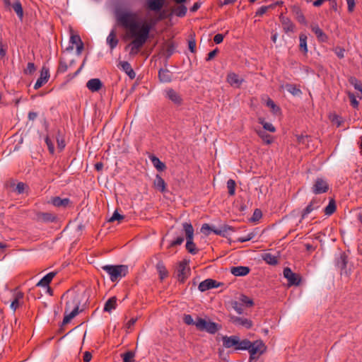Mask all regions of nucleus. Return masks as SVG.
I'll return each instance as SVG.
<instances>
[{"label":"nucleus","mask_w":362,"mask_h":362,"mask_svg":"<svg viewBox=\"0 0 362 362\" xmlns=\"http://www.w3.org/2000/svg\"><path fill=\"white\" fill-rule=\"evenodd\" d=\"M117 21L119 25L127 30L130 37L134 38L132 42V52L136 53L148 38L151 24L141 23L136 13L127 11L117 13Z\"/></svg>","instance_id":"nucleus-1"},{"label":"nucleus","mask_w":362,"mask_h":362,"mask_svg":"<svg viewBox=\"0 0 362 362\" xmlns=\"http://www.w3.org/2000/svg\"><path fill=\"white\" fill-rule=\"evenodd\" d=\"M83 294L75 291H67L62 296V300L64 301V317L62 324L66 325L71 322L80 312L79 310Z\"/></svg>","instance_id":"nucleus-2"},{"label":"nucleus","mask_w":362,"mask_h":362,"mask_svg":"<svg viewBox=\"0 0 362 362\" xmlns=\"http://www.w3.org/2000/svg\"><path fill=\"white\" fill-rule=\"evenodd\" d=\"M101 269L107 272L112 282L125 276L128 270L126 265H105Z\"/></svg>","instance_id":"nucleus-3"},{"label":"nucleus","mask_w":362,"mask_h":362,"mask_svg":"<svg viewBox=\"0 0 362 362\" xmlns=\"http://www.w3.org/2000/svg\"><path fill=\"white\" fill-rule=\"evenodd\" d=\"M183 230L185 233L186 236V249L191 254H197L198 252L195 244L193 242L194 238V228L192 225L190 223H184L182 224Z\"/></svg>","instance_id":"nucleus-4"},{"label":"nucleus","mask_w":362,"mask_h":362,"mask_svg":"<svg viewBox=\"0 0 362 362\" xmlns=\"http://www.w3.org/2000/svg\"><path fill=\"white\" fill-rule=\"evenodd\" d=\"M195 326L199 331H206L210 334H215L221 329V325L216 322L206 321V320L198 317L195 321Z\"/></svg>","instance_id":"nucleus-5"},{"label":"nucleus","mask_w":362,"mask_h":362,"mask_svg":"<svg viewBox=\"0 0 362 362\" xmlns=\"http://www.w3.org/2000/svg\"><path fill=\"white\" fill-rule=\"evenodd\" d=\"M267 346L262 340H256L254 342H251L249 352L250 354V362L253 359L257 358L260 355L266 351Z\"/></svg>","instance_id":"nucleus-6"},{"label":"nucleus","mask_w":362,"mask_h":362,"mask_svg":"<svg viewBox=\"0 0 362 362\" xmlns=\"http://www.w3.org/2000/svg\"><path fill=\"white\" fill-rule=\"evenodd\" d=\"M284 276L288 280L289 286H299L301 282L300 274L293 272L289 267L284 268Z\"/></svg>","instance_id":"nucleus-7"},{"label":"nucleus","mask_w":362,"mask_h":362,"mask_svg":"<svg viewBox=\"0 0 362 362\" xmlns=\"http://www.w3.org/2000/svg\"><path fill=\"white\" fill-rule=\"evenodd\" d=\"M228 230L233 229L231 227L228 226H224L220 229H213L210 227V226L208 223H204L201 228V232L206 235H209L211 231H213L216 235L225 236L226 233Z\"/></svg>","instance_id":"nucleus-8"},{"label":"nucleus","mask_w":362,"mask_h":362,"mask_svg":"<svg viewBox=\"0 0 362 362\" xmlns=\"http://www.w3.org/2000/svg\"><path fill=\"white\" fill-rule=\"evenodd\" d=\"M329 189V185L322 178H317L313 186V192L315 194L325 193Z\"/></svg>","instance_id":"nucleus-9"},{"label":"nucleus","mask_w":362,"mask_h":362,"mask_svg":"<svg viewBox=\"0 0 362 362\" xmlns=\"http://www.w3.org/2000/svg\"><path fill=\"white\" fill-rule=\"evenodd\" d=\"M175 45L172 40H168L163 43L159 54L166 57L170 58L175 52Z\"/></svg>","instance_id":"nucleus-10"},{"label":"nucleus","mask_w":362,"mask_h":362,"mask_svg":"<svg viewBox=\"0 0 362 362\" xmlns=\"http://www.w3.org/2000/svg\"><path fill=\"white\" fill-rule=\"evenodd\" d=\"M230 321L235 325L241 326L245 327L246 329H250L252 327V320L247 318L237 316H230Z\"/></svg>","instance_id":"nucleus-11"},{"label":"nucleus","mask_w":362,"mask_h":362,"mask_svg":"<svg viewBox=\"0 0 362 362\" xmlns=\"http://www.w3.org/2000/svg\"><path fill=\"white\" fill-rule=\"evenodd\" d=\"M221 285H222V284L216 280L207 279L202 281L198 288L200 291L204 292L213 288H218Z\"/></svg>","instance_id":"nucleus-12"},{"label":"nucleus","mask_w":362,"mask_h":362,"mask_svg":"<svg viewBox=\"0 0 362 362\" xmlns=\"http://www.w3.org/2000/svg\"><path fill=\"white\" fill-rule=\"evenodd\" d=\"M49 78V72L48 68L45 66H42L40 76L37 80L35 84L34 85L35 89H38L42 87L45 83H46Z\"/></svg>","instance_id":"nucleus-13"},{"label":"nucleus","mask_w":362,"mask_h":362,"mask_svg":"<svg viewBox=\"0 0 362 362\" xmlns=\"http://www.w3.org/2000/svg\"><path fill=\"white\" fill-rule=\"evenodd\" d=\"M187 262L184 260L179 264L177 267V279L180 282H184L187 276L189 269L187 268Z\"/></svg>","instance_id":"nucleus-14"},{"label":"nucleus","mask_w":362,"mask_h":362,"mask_svg":"<svg viewBox=\"0 0 362 362\" xmlns=\"http://www.w3.org/2000/svg\"><path fill=\"white\" fill-rule=\"evenodd\" d=\"M280 21L282 24L283 30L285 33L293 32L295 25L293 22L287 17L281 14L279 16Z\"/></svg>","instance_id":"nucleus-15"},{"label":"nucleus","mask_w":362,"mask_h":362,"mask_svg":"<svg viewBox=\"0 0 362 362\" xmlns=\"http://www.w3.org/2000/svg\"><path fill=\"white\" fill-rule=\"evenodd\" d=\"M223 341V346L226 348L229 349L231 347H237L238 343V336H223L222 337Z\"/></svg>","instance_id":"nucleus-16"},{"label":"nucleus","mask_w":362,"mask_h":362,"mask_svg":"<svg viewBox=\"0 0 362 362\" xmlns=\"http://www.w3.org/2000/svg\"><path fill=\"white\" fill-rule=\"evenodd\" d=\"M243 78H239L238 76L233 72L229 73L227 75L226 81L231 86L239 88L243 82Z\"/></svg>","instance_id":"nucleus-17"},{"label":"nucleus","mask_w":362,"mask_h":362,"mask_svg":"<svg viewBox=\"0 0 362 362\" xmlns=\"http://www.w3.org/2000/svg\"><path fill=\"white\" fill-rule=\"evenodd\" d=\"M312 31L315 34L319 41L326 42L328 40L327 35L320 28L317 24L313 23L310 25Z\"/></svg>","instance_id":"nucleus-18"},{"label":"nucleus","mask_w":362,"mask_h":362,"mask_svg":"<svg viewBox=\"0 0 362 362\" xmlns=\"http://www.w3.org/2000/svg\"><path fill=\"white\" fill-rule=\"evenodd\" d=\"M86 87L91 92H97L103 87V83L99 78H92L86 83Z\"/></svg>","instance_id":"nucleus-19"},{"label":"nucleus","mask_w":362,"mask_h":362,"mask_svg":"<svg viewBox=\"0 0 362 362\" xmlns=\"http://www.w3.org/2000/svg\"><path fill=\"white\" fill-rule=\"evenodd\" d=\"M56 216L51 213L38 212L36 214V220L40 222H53Z\"/></svg>","instance_id":"nucleus-20"},{"label":"nucleus","mask_w":362,"mask_h":362,"mask_svg":"<svg viewBox=\"0 0 362 362\" xmlns=\"http://www.w3.org/2000/svg\"><path fill=\"white\" fill-rule=\"evenodd\" d=\"M165 0H148L147 8L153 11H159L164 5Z\"/></svg>","instance_id":"nucleus-21"},{"label":"nucleus","mask_w":362,"mask_h":362,"mask_svg":"<svg viewBox=\"0 0 362 362\" xmlns=\"http://www.w3.org/2000/svg\"><path fill=\"white\" fill-rule=\"evenodd\" d=\"M167 96L175 105H180L182 104V99L181 96L173 89H168L166 91Z\"/></svg>","instance_id":"nucleus-22"},{"label":"nucleus","mask_w":362,"mask_h":362,"mask_svg":"<svg viewBox=\"0 0 362 362\" xmlns=\"http://www.w3.org/2000/svg\"><path fill=\"white\" fill-rule=\"evenodd\" d=\"M250 269L248 267H233L230 269L231 273L236 276H243L249 274Z\"/></svg>","instance_id":"nucleus-23"},{"label":"nucleus","mask_w":362,"mask_h":362,"mask_svg":"<svg viewBox=\"0 0 362 362\" xmlns=\"http://www.w3.org/2000/svg\"><path fill=\"white\" fill-rule=\"evenodd\" d=\"M153 187L160 192L163 193L166 191V183L159 175H156V178L153 181Z\"/></svg>","instance_id":"nucleus-24"},{"label":"nucleus","mask_w":362,"mask_h":362,"mask_svg":"<svg viewBox=\"0 0 362 362\" xmlns=\"http://www.w3.org/2000/svg\"><path fill=\"white\" fill-rule=\"evenodd\" d=\"M320 207L318 204V201L315 199H313L310 203L305 207V209L302 211L301 217L304 218L305 216L308 214L311 213L315 209H317Z\"/></svg>","instance_id":"nucleus-25"},{"label":"nucleus","mask_w":362,"mask_h":362,"mask_svg":"<svg viewBox=\"0 0 362 362\" xmlns=\"http://www.w3.org/2000/svg\"><path fill=\"white\" fill-rule=\"evenodd\" d=\"M119 66L131 79H134L135 78L136 74L128 62H120Z\"/></svg>","instance_id":"nucleus-26"},{"label":"nucleus","mask_w":362,"mask_h":362,"mask_svg":"<svg viewBox=\"0 0 362 362\" xmlns=\"http://www.w3.org/2000/svg\"><path fill=\"white\" fill-rule=\"evenodd\" d=\"M56 272H52L45 275L37 284V286H48L52 279L56 276Z\"/></svg>","instance_id":"nucleus-27"},{"label":"nucleus","mask_w":362,"mask_h":362,"mask_svg":"<svg viewBox=\"0 0 362 362\" xmlns=\"http://www.w3.org/2000/svg\"><path fill=\"white\" fill-rule=\"evenodd\" d=\"M150 159L153 165V166L160 172L164 171L166 169V165L164 163L160 160V159L155 156H150Z\"/></svg>","instance_id":"nucleus-28"},{"label":"nucleus","mask_w":362,"mask_h":362,"mask_svg":"<svg viewBox=\"0 0 362 362\" xmlns=\"http://www.w3.org/2000/svg\"><path fill=\"white\" fill-rule=\"evenodd\" d=\"M256 133L265 144H271L273 142V137L264 130L257 129L256 130Z\"/></svg>","instance_id":"nucleus-29"},{"label":"nucleus","mask_w":362,"mask_h":362,"mask_svg":"<svg viewBox=\"0 0 362 362\" xmlns=\"http://www.w3.org/2000/svg\"><path fill=\"white\" fill-rule=\"evenodd\" d=\"M347 256L345 252H341L339 257L337 259V266L341 270H344L346 269L347 265Z\"/></svg>","instance_id":"nucleus-30"},{"label":"nucleus","mask_w":362,"mask_h":362,"mask_svg":"<svg viewBox=\"0 0 362 362\" xmlns=\"http://www.w3.org/2000/svg\"><path fill=\"white\" fill-rule=\"evenodd\" d=\"M23 293L21 291H18L14 295V299L12 300L11 303V308L14 311L19 307L20 300L23 298Z\"/></svg>","instance_id":"nucleus-31"},{"label":"nucleus","mask_w":362,"mask_h":362,"mask_svg":"<svg viewBox=\"0 0 362 362\" xmlns=\"http://www.w3.org/2000/svg\"><path fill=\"white\" fill-rule=\"evenodd\" d=\"M158 77L161 82H170L171 81V74L168 69H160L158 71Z\"/></svg>","instance_id":"nucleus-32"},{"label":"nucleus","mask_w":362,"mask_h":362,"mask_svg":"<svg viewBox=\"0 0 362 362\" xmlns=\"http://www.w3.org/2000/svg\"><path fill=\"white\" fill-rule=\"evenodd\" d=\"M117 305V298L115 296L109 298L105 304L104 310L105 312H111L112 310L115 309Z\"/></svg>","instance_id":"nucleus-33"},{"label":"nucleus","mask_w":362,"mask_h":362,"mask_svg":"<svg viewBox=\"0 0 362 362\" xmlns=\"http://www.w3.org/2000/svg\"><path fill=\"white\" fill-rule=\"evenodd\" d=\"M69 202H70V201L69 199H67V198L61 199L59 197H56L52 199V204L57 207H60V206L66 207L69 204Z\"/></svg>","instance_id":"nucleus-34"},{"label":"nucleus","mask_w":362,"mask_h":362,"mask_svg":"<svg viewBox=\"0 0 362 362\" xmlns=\"http://www.w3.org/2000/svg\"><path fill=\"white\" fill-rule=\"evenodd\" d=\"M107 42L110 45L111 49H113L118 44V40L114 30H112L107 37Z\"/></svg>","instance_id":"nucleus-35"},{"label":"nucleus","mask_w":362,"mask_h":362,"mask_svg":"<svg viewBox=\"0 0 362 362\" xmlns=\"http://www.w3.org/2000/svg\"><path fill=\"white\" fill-rule=\"evenodd\" d=\"M156 269L158 272L159 273L160 279L163 280L166 278L168 275V272L167 271L164 264L162 262H158L156 265Z\"/></svg>","instance_id":"nucleus-36"},{"label":"nucleus","mask_w":362,"mask_h":362,"mask_svg":"<svg viewBox=\"0 0 362 362\" xmlns=\"http://www.w3.org/2000/svg\"><path fill=\"white\" fill-rule=\"evenodd\" d=\"M13 11L16 13L18 17L22 19L23 17V10L21 2L16 0L11 6Z\"/></svg>","instance_id":"nucleus-37"},{"label":"nucleus","mask_w":362,"mask_h":362,"mask_svg":"<svg viewBox=\"0 0 362 362\" xmlns=\"http://www.w3.org/2000/svg\"><path fill=\"white\" fill-rule=\"evenodd\" d=\"M251 346V341L248 339L240 340L238 337V343L235 350H249Z\"/></svg>","instance_id":"nucleus-38"},{"label":"nucleus","mask_w":362,"mask_h":362,"mask_svg":"<svg viewBox=\"0 0 362 362\" xmlns=\"http://www.w3.org/2000/svg\"><path fill=\"white\" fill-rule=\"evenodd\" d=\"M300 40V45L299 47L300 49L305 54L308 52V47H307V36L305 34L301 33L299 36Z\"/></svg>","instance_id":"nucleus-39"},{"label":"nucleus","mask_w":362,"mask_h":362,"mask_svg":"<svg viewBox=\"0 0 362 362\" xmlns=\"http://www.w3.org/2000/svg\"><path fill=\"white\" fill-rule=\"evenodd\" d=\"M336 203L334 199H332L329 204L325 209V214L327 216L332 215L336 211Z\"/></svg>","instance_id":"nucleus-40"},{"label":"nucleus","mask_w":362,"mask_h":362,"mask_svg":"<svg viewBox=\"0 0 362 362\" xmlns=\"http://www.w3.org/2000/svg\"><path fill=\"white\" fill-rule=\"evenodd\" d=\"M263 259L269 264L276 265L278 263V259L276 256L266 253L263 255Z\"/></svg>","instance_id":"nucleus-41"},{"label":"nucleus","mask_w":362,"mask_h":362,"mask_svg":"<svg viewBox=\"0 0 362 362\" xmlns=\"http://www.w3.org/2000/svg\"><path fill=\"white\" fill-rule=\"evenodd\" d=\"M286 88L287 91L293 95H299L302 93L300 89L294 84H286Z\"/></svg>","instance_id":"nucleus-42"},{"label":"nucleus","mask_w":362,"mask_h":362,"mask_svg":"<svg viewBox=\"0 0 362 362\" xmlns=\"http://www.w3.org/2000/svg\"><path fill=\"white\" fill-rule=\"evenodd\" d=\"M258 121H259V123L262 124L263 128H264L263 130H264V131L267 130L270 132H274L276 131V128L271 123L265 122L263 118H261V117L259 118Z\"/></svg>","instance_id":"nucleus-43"},{"label":"nucleus","mask_w":362,"mask_h":362,"mask_svg":"<svg viewBox=\"0 0 362 362\" xmlns=\"http://www.w3.org/2000/svg\"><path fill=\"white\" fill-rule=\"evenodd\" d=\"M235 186H236V184L233 180L230 179L228 180L227 188L228 189L229 195L233 196L235 194Z\"/></svg>","instance_id":"nucleus-44"},{"label":"nucleus","mask_w":362,"mask_h":362,"mask_svg":"<svg viewBox=\"0 0 362 362\" xmlns=\"http://www.w3.org/2000/svg\"><path fill=\"white\" fill-rule=\"evenodd\" d=\"M349 83L354 86V88L362 93V83L359 81L355 77H351L349 78Z\"/></svg>","instance_id":"nucleus-45"},{"label":"nucleus","mask_w":362,"mask_h":362,"mask_svg":"<svg viewBox=\"0 0 362 362\" xmlns=\"http://www.w3.org/2000/svg\"><path fill=\"white\" fill-rule=\"evenodd\" d=\"M174 12L177 16L183 17L187 13V7L184 5H180L175 8Z\"/></svg>","instance_id":"nucleus-46"},{"label":"nucleus","mask_w":362,"mask_h":362,"mask_svg":"<svg viewBox=\"0 0 362 362\" xmlns=\"http://www.w3.org/2000/svg\"><path fill=\"white\" fill-rule=\"evenodd\" d=\"M58 136L57 137V148L59 151H62L65 147V141L63 136H60V131L58 130Z\"/></svg>","instance_id":"nucleus-47"},{"label":"nucleus","mask_w":362,"mask_h":362,"mask_svg":"<svg viewBox=\"0 0 362 362\" xmlns=\"http://www.w3.org/2000/svg\"><path fill=\"white\" fill-rule=\"evenodd\" d=\"M240 301L241 304H245L247 307H251L253 305L254 303L252 299L249 298L245 295H241L240 297Z\"/></svg>","instance_id":"nucleus-48"},{"label":"nucleus","mask_w":362,"mask_h":362,"mask_svg":"<svg viewBox=\"0 0 362 362\" xmlns=\"http://www.w3.org/2000/svg\"><path fill=\"white\" fill-rule=\"evenodd\" d=\"M267 105L271 108L274 113H277L280 111V108L274 103V102L269 98L267 101Z\"/></svg>","instance_id":"nucleus-49"},{"label":"nucleus","mask_w":362,"mask_h":362,"mask_svg":"<svg viewBox=\"0 0 362 362\" xmlns=\"http://www.w3.org/2000/svg\"><path fill=\"white\" fill-rule=\"evenodd\" d=\"M233 308L238 313L242 314L243 313V305L238 301H233L231 303Z\"/></svg>","instance_id":"nucleus-50"},{"label":"nucleus","mask_w":362,"mask_h":362,"mask_svg":"<svg viewBox=\"0 0 362 362\" xmlns=\"http://www.w3.org/2000/svg\"><path fill=\"white\" fill-rule=\"evenodd\" d=\"M36 70L35 66L34 63L29 62L27 64L26 69H24V74H33Z\"/></svg>","instance_id":"nucleus-51"},{"label":"nucleus","mask_w":362,"mask_h":362,"mask_svg":"<svg viewBox=\"0 0 362 362\" xmlns=\"http://www.w3.org/2000/svg\"><path fill=\"white\" fill-rule=\"evenodd\" d=\"M348 96H349V98L350 100L351 105L354 107H355V108L358 107V101L356 100V96L354 95V94L352 93L349 92L348 93Z\"/></svg>","instance_id":"nucleus-52"},{"label":"nucleus","mask_w":362,"mask_h":362,"mask_svg":"<svg viewBox=\"0 0 362 362\" xmlns=\"http://www.w3.org/2000/svg\"><path fill=\"white\" fill-rule=\"evenodd\" d=\"M269 8H274V6L273 5H270L268 6H263L260 7L256 12V16H263L268 11V9Z\"/></svg>","instance_id":"nucleus-53"},{"label":"nucleus","mask_w":362,"mask_h":362,"mask_svg":"<svg viewBox=\"0 0 362 362\" xmlns=\"http://www.w3.org/2000/svg\"><path fill=\"white\" fill-rule=\"evenodd\" d=\"M134 354L132 352L128 351L123 355V361L124 362H134Z\"/></svg>","instance_id":"nucleus-54"},{"label":"nucleus","mask_w":362,"mask_h":362,"mask_svg":"<svg viewBox=\"0 0 362 362\" xmlns=\"http://www.w3.org/2000/svg\"><path fill=\"white\" fill-rule=\"evenodd\" d=\"M70 42L73 45H78L82 42V40L78 35L71 34L70 37Z\"/></svg>","instance_id":"nucleus-55"},{"label":"nucleus","mask_w":362,"mask_h":362,"mask_svg":"<svg viewBox=\"0 0 362 362\" xmlns=\"http://www.w3.org/2000/svg\"><path fill=\"white\" fill-rule=\"evenodd\" d=\"M45 142L48 147L49 153L51 154H54V144L48 136H46V138H45Z\"/></svg>","instance_id":"nucleus-56"},{"label":"nucleus","mask_w":362,"mask_h":362,"mask_svg":"<svg viewBox=\"0 0 362 362\" xmlns=\"http://www.w3.org/2000/svg\"><path fill=\"white\" fill-rule=\"evenodd\" d=\"M25 184L23 182H18L15 189H13L14 192H17L18 194H22L24 192L25 188Z\"/></svg>","instance_id":"nucleus-57"},{"label":"nucleus","mask_w":362,"mask_h":362,"mask_svg":"<svg viewBox=\"0 0 362 362\" xmlns=\"http://www.w3.org/2000/svg\"><path fill=\"white\" fill-rule=\"evenodd\" d=\"M124 216L119 214L117 211H115L112 216V217L109 219L110 222H113L115 221H122L124 219Z\"/></svg>","instance_id":"nucleus-58"},{"label":"nucleus","mask_w":362,"mask_h":362,"mask_svg":"<svg viewBox=\"0 0 362 362\" xmlns=\"http://www.w3.org/2000/svg\"><path fill=\"white\" fill-rule=\"evenodd\" d=\"M310 140V137L308 136L299 135L297 136V141L299 144H305Z\"/></svg>","instance_id":"nucleus-59"},{"label":"nucleus","mask_w":362,"mask_h":362,"mask_svg":"<svg viewBox=\"0 0 362 362\" xmlns=\"http://www.w3.org/2000/svg\"><path fill=\"white\" fill-rule=\"evenodd\" d=\"M296 19L299 23L304 24V25H307V21L305 20V18L300 11H298L296 13Z\"/></svg>","instance_id":"nucleus-60"},{"label":"nucleus","mask_w":362,"mask_h":362,"mask_svg":"<svg viewBox=\"0 0 362 362\" xmlns=\"http://www.w3.org/2000/svg\"><path fill=\"white\" fill-rule=\"evenodd\" d=\"M183 321L185 324L188 325H194L195 322L193 320L192 317L190 315H185L183 317Z\"/></svg>","instance_id":"nucleus-61"},{"label":"nucleus","mask_w":362,"mask_h":362,"mask_svg":"<svg viewBox=\"0 0 362 362\" xmlns=\"http://www.w3.org/2000/svg\"><path fill=\"white\" fill-rule=\"evenodd\" d=\"M254 236H255V235L252 233H251L247 234L246 236L238 238V241H239L240 243H244V242L250 240L251 239H252L254 238Z\"/></svg>","instance_id":"nucleus-62"},{"label":"nucleus","mask_w":362,"mask_h":362,"mask_svg":"<svg viewBox=\"0 0 362 362\" xmlns=\"http://www.w3.org/2000/svg\"><path fill=\"white\" fill-rule=\"evenodd\" d=\"M184 241V238L182 236L177 237L175 240L172 241L170 246L175 247L176 245H181Z\"/></svg>","instance_id":"nucleus-63"},{"label":"nucleus","mask_w":362,"mask_h":362,"mask_svg":"<svg viewBox=\"0 0 362 362\" xmlns=\"http://www.w3.org/2000/svg\"><path fill=\"white\" fill-rule=\"evenodd\" d=\"M262 216L261 210L257 209L255 210L252 215V221H258Z\"/></svg>","instance_id":"nucleus-64"}]
</instances>
